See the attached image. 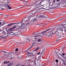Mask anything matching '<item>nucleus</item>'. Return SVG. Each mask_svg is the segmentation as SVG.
<instances>
[{
    "label": "nucleus",
    "instance_id": "1",
    "mask_svg": "<svg viewBox=\"0 0 66 66\" xmlns=\"http://www.w3.org/2000/svg\"><path fill=\"white\" fill-rule=\"evenodd\" d=\"M24 22H25L21 21V26H19L18 27H17L16 30H18L22 29H24V28H25V25L24 24Z\"/></svg>",
    "mask_w": 66,
    "mask_h": 66
},
{
    "label": "nucleus",
    "instance_id": "2",
    "mask_svg": "<svg viewBox=\"0 0 66 66\" xmlns=\"http://www.w3.org/2000/svg\"><path fill=\"white\" fill-rule=\"evenodd\" d=\"M55 33H56L57 34L56 37L57 38H59L61 37V33L60 31V30L58 29L57 31H56Z\"/></svg>",
    "mask_w": 66,
    "mask_h": 66
},
{
    "label": "nucleus",
    "instance_id": "3",
    "mask_svg": "<svg viewBox=\"0 0 66 66\" xmlns=\"http://www.w3.org/2000/svg\"><path fill=\"white\" fill-rule=\"evenodd\" d=\"M44 35L42 33V32L41 34L39 35H37V36H34V37H35V38H34V39H36L37 38V37H37V36H40V37H44Z\"/></svg>",
    "mask_w": 66,
    "mask_h": 66
},
{
    "label": "nucleus",
    "instance_id": "4",
    "mask_svg": "<svg viewBox=\"0 0 66 66\" xmlns=\"http://www.w3.org/2000/svg\"><path fill=\"white\" fill-rule=\"evenodd\" d=\"M50 29H51V28L48 29L46 30V31L42 32V33L43 35H47L46 33L47 32V31H49V30H50Z\"/></svg>",
    "mask_w": 66,
    "mask_h": 66
},
{
    "label": "nucleus",
    "instance_id": "5",
    "mask_svg": "<svg viewBox=\"0 0 66 66\" xmlns=\"http://www.w3.org/2000/svg\"><path fill=\"white\" fill-rule=\"evenodd\" d=\"M36 42H33L32 44V45L29 48H28V50H29V49H31V48H32V47H33V46H34L35 45H36Z\"/></svg>",
    "mask_w": 66,
    "mask_h": 66
},
{
    "label": "nucleus",
    "instance_id": "6",
    "mask_svg": "<svg viewBox=\"0 0 66 66\" xmlns=\"http://www.w3.org/2000/svg\"><path fill=\"white\" fill-rule=\"evenodd\" d=\"M29 18H24V20L22 21V22H25V21H29Z\"/></svg>",
    "mask_w": 66,
    "mask_h": 66
},
{
    "label": "nucleus",
    "instance_id": "7",
    "mask_svg": "<svg viewBox=\"0 0 66 66\" xmlns=\"http://www.w3.org/2000/svg\"><path fill=\"white\" fill-rule=\"evenodd\" d=\"M0 52H4V55L5 56H7V55H9V53L3 51Z\"/></svg>",
    "mask_w": 66,
    "mask_h": 66
},
{
    "label": "nucleus",
    "instance_id": "8",
    "mask_svg": "<svg viewBox=\"0 0 66 66\" xmlns=\"http://www.w3.org/2000/svg\"><path fill=\"white\" fill-rule=\"evenodd\" d=\"M60 27H61L62 28H63L64 29H65V28L66 27V24H62L60 25Z\"/></svg>",
    "mask_w": 66,
    "mask_h": 66
},
{
    "label": "nucleus",
    "instance_id": "9",
    "mask_svg": "<svg viewBox=\"0 0 66 66\" xmlns=\"http://www.w3.org/2000/svg\"><path fill=\"white\" fill-rule=\"evenodd\" d=\"M57 30L58 29H55V32L53 31H52L51 32V34H55V33L56 34V33L55 32L57 31Z\"/></svg>",
    "mask_w": 66,
    "mask_h": 66
},
{
    "label": "nucleus",
    "instance_id": "10",
    "mask_svg": "<svg viewBox=\"0 0 66 66\" xmlns=\"http://www.w3.org/2000/svg\"><path fill=\"white\" fill-rule=\"evenodd\" d=\"M45 52V50H43L42 51L40 52V54L44 55Z\"/></svg>",
    "mask_w": 66,
    "mask_h": 66
},
{
    "label": "nucleus",
    "instance_id": "11",
    "mask_svg": "<svg viewBox=\"0 0 66 66\" xmlns=\"http://www.w3.org/2000/svg\"><path fill=\"white\" fill-rule=\"evenodd\" d=\"M60 28H60V29H56L57 30H59L60 31H60H61L62 32H63V27H61Z\"/></svg>",
    "mask_w": 66,
    "mask_h": 66
},
{
    "label": "nucleus",
    "instance_id": "12",
    "mask_svg": "<svg viewBox=\"0 0 66 66\" xmlns=\"http://www.w3.org/2000/svg\"><path fill=\"white\" fill-rule=\"evenodd\" d=\"M16 23H11L8 24V25L7 26V27H10V26H12V25H13V24H16Z\"/></svg>",
    "mask_w": 66,
    "mask_h": 66
},
{
    "label": "nucleus",
    "instance_id": "13",
    "mask_svg": "<svg viewBox=\"0 0 66 66\" xmlns=\"http://www.w3.org/2000/svg\"><path fill=\"white\" fill-rule=\"evenodd\" d=\"M35 4H32V5H24L23 6L21 7H24V6H33V5H34Z\"/></svg>",
    "mask_w": 66,
    "mask_h": 66
},
{
    "label": "nucleus",
    "instance_id": "14",
    "mask_svg": "<svg viewBox=\"0 0 66 66\" xmlns=\"http://www.w3.org/2000/svg\"><path fill=\"white\" fill-rule=\"evenodd\" d=\"M43 1H41L38 4H36V6H38L39 5H40V4H42V2H43Z\"/></svg>",
    "mask_w": 66,
    "mask_h": 66
},
{
    "label": "nucleus",
    "instance_id": "15",
    "mask_svg": "<svg viewBox=\"0 0 66 66\" xmlns=\"http://www.w3.org/2000/svg\"><path fill=\"white\" fill-rule=\"evenodd\" d=\"M51 33H50V32H48L47 34H46L47 36H51Z\"/></svg>",
    "mask_w": 66,
    "mask_h": 66
},
{
    "label": "nucleus",
    "instance_id": "16",
    "mask_svg": "<svg viewBox=\"0 0 66 66\" xmlns=\"http://www.w3.org/2000/svg\"><path fill=\"white\" fill-rule=\"evenodd\" d=\"M9 55V56H10L9 57V58L10 59H12L13 57L12 55V53H11L10 55Z\"/></svg>",
    "mask_w": 66,
    "mask_h": 66
},
{
    "label": "nucleus",
    "instance_id": "17",
    "mask_svg": "<svg viewBox=\"0 0 66 66\" xmlns=\"http://www.w3.org/2000/svg\"><path fill=\"white\" fill-rule=\"evenodd\" d=\"M8 36V35L6 36H5L3 37V36H0V37H1V38H2L1 39H2V38H4V37H7Z\"/></svg>",
    "mask_w": 66,
    "mask_h": 66
},
{
    "label": "nucleus",
    "instance_id": "18",
    "mask_svg": "<svg viewBox=\"0 0 66 66\" xmlns=\"http://www.w3.org/2000/svg\"><path fill=\"white\" fill-rule=\"evenodd\" d=\"M43 9H44V8H41L38 9V11H39V12H40V11H43Z\"/></svg>",
    "mask_w": 66,
    "mask_h": 66
},
{
    "label": "nucleus",
    "instance_id": "19",
    "mask_svg": "<svg viewBox=\"0 0 66 66\" xmlns=\"http://www.w3.org/2000/svg\"><path fill=\"white\" fill-rule=\"evenodd\" d=\"M42 39H38V42H39V43H41V42H42Z\"/></svg>",
    "mask_w": 66,
    "mask_h": 66
},
{
    "label": "nucleus",
    "instance_id": "20",
    "mask_svg": "<svg viewBox=\"0 0 66 66\" xmlns=\"http://www.w3.org/2000/svg\"><path fill=\"white\" fill-rule=\"evenodd\" d=\"M7 7H8V9L9 10L12 9V7L9 6V5H7Z\"/></svg>",
    "mask_w": 66,
    "mask_h": 66
},
{
    "label": "nucleus",
    "instance_id": "21",
    "mask_svg": "<svg viewBox=\"0 0 66 66\" xmlns=\"http://www.w3.org/2000/svg\"><path fill=\"white\" fill-rule=\"evenodd\" d=\"M27 54L28 55L31 56V53L28 52L27 53Z\"/></svg>",
    "mask_w": 66,
    "mask_h": 66
},
{
    "label": "nucleus",
    "instance_id": "22",
    "mask_svg": "<svg viewBox=\"0 0 66 66\" xmlns=\"http://www.w3.org/2000/svg\"><path fill=\"white\" fill-rule=\"evenodd\" d=\"M11 28L8 29V31H9L8 32V34H10L11 33V32H10V31H9V30H11Z\"/></svg>",
    "mask_w": 66,
    "mask_h": 66
},
{
    "label": "nucleus",
    "instance_id": "23",
    "mask_svg": "<svg viewBox=\"0 0 66 66\" xmlns=\"http://www.w3.org/2000/svg\"><path fill=\"white\" fill-rule=\"evenodd\" d=\"M14 35L16 36V37H18V35L17 34H16V33H14Z\"/></svg>",
    "mask_w": 66,
    "mask_h": 66
},
{
    "label": "nucleus",
    "instance_id": "24",
    "mask_svg": "<svg viewBox=\"0 0 66 66\" xmlns=\"http://www.w3.org/2000/svg\"><path fill=\"white\" fill-rule=\"evenodd\" d=\"M23 2L24 4H26V3H27V2H28V1H23Z\"/></svg>",
    "mask_w": 66,
    "mask_h": 66
},
{
    "label": "nucleus",
    "instance_id": "25",
    "mask_svg": "<svg viewBox=\"0 0 66 66\" xmlns=\"http://www.w3.org/2000/svg\"><path fill=\"white\" fill-rule=\"evenodd\" d=\"M61 37H63L64 36V34L63 33H61Z\"/></svg>",
    "mask_w": 66,
    "mask_h": 66
},
{
    "label": "nucleus",
    "instance_id": "26",
    "mask_svg": "<svg viewBox=\"0 0 66 66\" xmlns=\"http://www.w3.org/2000/svg\"><path fill=\"white\" fill-rule=\"evenodd\" d=\"M18 33L19 35H20L21 34V31H18Z\"/></svg>",
    "mask_w": 66,
    "mask_h": 66
},
{
    "label": "nucleus",
    "instance_id": "27",
    "mask_svg": "<svg viewBox=\"0 0 66 66\" xmlns=\"http://www.w3.org/2000/svg\"><path fill=\"white\" fill-rule=\"evenodd\" d=\"M10 62V61L4 62V64H7V63H9Z\"/></svg>",
    "mask_w": 66,
    "mask_h": 66
},
{
    "label": "nucleus",
    "instance_id": "28",
    "mask_svg": "<svg viewBox=\"0 0 66 66\" xmlns=\"http://www.w3.org/2000/svg\"><path fill=\"white\" fill-rule=\"evenodd\" d=\"M40 49V48L39 47H38L35 50V51H37L38 49Z\"/></svg>",
    "mask_w": 66,
    "mask_h": 66
},
{
    "label": "nucleus",
    "instance_id": "29",
    "mask_svg": "<svg viewBox=\"0 0 66 66\" xmlns=\"http://www.w3.org/2000/svg\"><path fill=\"white\" fill-rule=\"evenodd\" d=\"M2 34H4V35H6V33H5V32H4V31H3L2 32Z\"/></svg>",
    "mask_w": 66,
    "mask_h": 66
},
{
    "label": "nucleus",
    "instance_id": "30",
    "mask_svg": "<svg viewBox=\"0 0 66 66\" xmlns=\"http://www.w3.org/2000/svg\"><path fill=\"white\" fill-rule=\"evenodd\" d=\"M63 47H62L61 48V49H62V51H63V50H64V49H65V48H66V47H64V48H63Z\"/></svg>",
    "mask_w": 66,
    "mask_h": 66
},
{
    "label": "nucleus",
    "instance_id": "31",
    "mask_svg": "<svg viewBox=\"0 0 66 66\" xmlns=\"http://www.w3.org/2000/svg\"><path fill=\"white\" fill-rule=\"evenodd\" d=\"M66 14V11L65 12H63V14H62L63 15H65Z\"/></svg>",
    "mask_w": 66,
    "mask_h": 66
},
{
    "label": "nucleus",
    "instance_id": "32",
    "mask_svg": "<svg viewBox=\"0 0 66 66\" xmlns=\"http://www.w3.org/2000/svg\"><path fill=\"white\" fill-rule=\"evenodd\" d=\"M43 17V16L41 15H40L39 16H38V18H41V17Z\"/></svg>",
    "mask_w": 66,
    "mask_h": 66
},
{
    "label": "nucleus",
    "instance_id": "33",
    "mask_svg": "<svg viewBox=\"0 0 66 66\" xmlns=\"http://www.w3.org/2000/svg\"><path fill=\"white\" fill-rule=\"evenodd\" d=\"M10 64L11 66H12V65H13V63L11 62V63H10Z\"/></svg>",
    "mask_w": 66,
    "mask_h": 66
},
{
    "label": "nucleus",
    "instance_id": "34",
    "mask_svg": "<svg viewBox=\"0 0 66 66\" xmlns=\"http://www.w3.org/2000/svg\"><path fill=\"white\" fill-rule=\"evenodd\" d=\"M7 66H11V64H10V63L9 64L7 65Z\"/></svg>",
    "mask_w": 66,
    "mask_h": 66
},
{
    "label": "nucleus",
    "instance_id": "35",
    "mask_svg": "<svg viewBox=\"0 0 66 66\" xmlns=\"http://www.w3.org/2000/svg\"><path fill=\"white\" fill-rule=\"evenodd\" d=\"M5 24V23L4 22H3V23L2 24V26H3V25H4Z\"/></svg>",
    "mask_w": 66,
    "mask_h": 66
},
{
    "label": "nucleus",
    "instance_id": "36",
    "mask_svg": "<svg viewBox=\"0 0 66 66\" xmlns=\"http://www.w3.org/2000/svg\"><path fill=\"white\" fill-rule=\"evenodd\" d=\"M37 54L38 55L39 54H40V52H39L37 53Z\"/></svg>",
    "mask_w": 66,
    "mask_h": 66
},
{
    "label": "nucleus",
    "instance_id": "37",
    "mask_svg": "<svg viewBox=\"0 0 66 66\" xmlns=\"http://www.w3.org/2000/svg\"><path fill=\"white\" fill-rule=\"evenodd\" d=\"M60 40V39H58L56 40V42L57 43V42H58Z\"/></svg>",
    "mask_w": 66,
    "mask_h": 66
},
{
    "label": "nucleus",
    "instance_id": "38",
    "mask_svg": "<svg viewBox=\"0 0 66 66\" xmlns=\"http://www.w3.org/2000/svg\"><path fill=\"white\" fill-rule=\"evenodd\" d=\"M52 3L51 2V3H50L49 5L50 6L52 5V4H51Z\"/></svg>",
    "mask_w": 66,
    "mask_h": 66
},
{
    "label": "nucleus",
    "instance_id": "39",
    "mask_svg": "<svg viewBox=\"0 0 66 66\" xmlns=\"http://www.w3.org/2000/svg\"><path fill=\"white\" fill-rule=\"evenodd\" d=\"M28 40H29V43H30V39H28Z\"/></svg>",
    "mask_w": 66,
    "mask_h": 66
},
{
    "label": "nucleus",
    "instance_id": "40",
    "mask_svg": "<svg viewBox=\"0 0 66 66\" xmlns=\"http://www.w3.org/2000/svg\"><path fill=\"white\" fill-rule=\"evenodd\" d=\"M18 48H16L15 49V51H18Z\"/></svg>",
    "mask_w": 66,
    "mask_h": 66
},
{
    "label": "nucleus",
    "instance_id": "41",
    "mask_svg": "<svg viewBox=\"0 0 66 66\" xmlns=\"http://www.w3.org/2000/svg\"><path fill=\"white\" fill-rule=\"evenodd\" d=\"M16 28V26H14L12 28H13L14 29V28Z\"/></svg>",
    "mask_w": 66,
    "mask_h": 66
},
{
    "label": "nucleus",
    "instance_id": "42",
    "mask_svg": "<svg viewBox=\"0 0 66 66\" xmlns=\"http://www.w3.org/2000/svg\"><path fill=\"white\" fill-rule=\"evenodd\" d=\"M62 57H63V59H64L66 57L65 56H62Z\"/></svg>",
    "mask_w": 66,
    "mask_h": 66
},
{
    "label": "nucleus",
    "instance_id": "43",
    "mask_svg": "<svg viewBox=\"0 0 66 66\" xmlns=\"http://www.w3.org/2000/svg\"><path fill=\"white\" fill-rule=\"evenodd\" d=\"M20 64H19L18 65H16V66H20Z\"/></svg>",
    "mask_w": 66,
    "mask_h": 66
},
{
    "label": "nucleus",
    "instance_id": "44",
    "mask_svg": "<svg viewBox=\"0 0 66 66\" xmlns=\"http://www.w3.org/2000/svg\"><path fill=\"white\" fill-rule=\"evenodd\" d=\"M5 16H7V17H8V16H11V15H5Z\"/></svg>",
    "mask_w": 66,
    "mask_h": 66
},
{
    "label": "nucleus",
    "instance_id": "45",
    "mask_svg": "<svg viewBox=\"0 0 66 66\" xmlns=\"http://www.w3.org/2000/svg\"><path fill=\"white\" fill-rule=\"evenodd\" d=\"M56 62L57 63V62H58V60H57V59L56 60Z\"/></svg>",
    "mask_w": 66,
    "mask_h": 66
},
{
    "label": "nucleus",
    "instance_id": "46",
    "mask_svg": "<svg viewBox=\"0 0 66 66\" xmlns=\"http://www.w3.org/2000/svg\"><path fill=\"white\" fill-rule=\"evenodd\" d=\"M5 57V56H3L2 57V58H4Z\"/></svg>",
    "mask_w": 66,
    "mask_h": 66
},
{
    "label": "nucleus",
    "instance_id": "47",
    "mask_svg": "<svg viewBox=\"0 0 66 66\" xmlns=\"http://www.w3.org/2000/svg\"><path fill=\"white\" fill-rule=\"evenodd\" d=\"M63 19V18L59 20V21H61V20H62V19Z\"/></svg>",
    "mask_w": 66,
    "mask_h": 66
},
{
    "label": "nucleus",
    "instance_id": "48",
    "mask_svg": "<svg viewBox=\"0 0 66 66\" xmlns=\"http://www.w3.org/2000/svg\"><path fill=\"white\" fill-rule=\"evenodd\" d=\"M64 23H66V20H65L64 21Z\"/></svg>",
    "mask_w": 66,
    "mask_h": 66
},
{
    "label": "nucleus",
    "instance_id": "49",
    "mask_svg": "<svg viewBox=\"0 0 66 66\" xmlns=\"http://www.w3.org/2000/svg\"><path fill=\"white\" fill-rule=\"evenodd\" d=\"M36 25H39V26H40V25H41V24L39 23V24H37Z\"/></svg>",
    "mask_w": 66,
    "mask_h": 66
},
{
    "label": "nucleus",
    "instance_id": "50",
    "mask_svg": "<svg viewBox=\"0 0 66 66\" xmlns=\"http://www.w3.org/2000/svg\"><path fill=\"white\" fill-rule=\"evenodd\" d=\"M2 6V4H1L0 3V6ZM0 8H1V7H0Z\"/></svg>",
    "mask_w": 66,
    "mask_h": 66
},
{
    "label": "nucleus",
    "instance_id": "51",
    "mask_svg": "<svg viewBox=\"0 0 66 66\" xmlns=\"http://www.w3.org/2000/svg\"><path fill=\"white\" fill-rule=\"evenodd\" d=\"M64 65H66V63L64 62Z\"/></svg>",
    "mask_w": 66,
    "mask_h": 66
},
{
    "label": "nucleus",
    "instance_id": "52",
    "mask_svg": "<svg viewBox=\"0 0 66 66\" xmlns=\"http://www.w3.org/2000/svg\"><path fill=\"white\" fill-rule=\"evenodd\" d=\"M60 55H61V56H62V57L63 56V55H62V54H60Z\"/></svg>",
    "mask_w": 66,
    "mask_h": 66
},
{
    "label": "nucleus",
    "instance_id": "53",
    "mask_svg": "<svg viewBox=\"0 0 66 66\" xmlns=\"http://www.w3.org/2000/svg\"><path fill=\"white\" fill-rule=\"evenodd\" d=\"M59 58L60 59V60H61V59H62V58H61V57H59Z\"/></svg>",
    "mask_w": 66,
    "mask_h": 66
},
{
    "label": "nucleus",
    "instance_id": "54",
    "mask_svg": "<svg viewBox=\"0 0 66 66\" xmlns=\"http://www.w3.org/2000/svg\"><path fill=\"white\" fill-rule=\"evenodd\" d=\"M62 55H65V54H64V53H62Z\"/></svg>",
    "mask_w": 66,
    "mask_h": 66
},
{
    "label": "nucleus",
    "instance_id": "55",
    "mask_svg": "<svg viewBox=\"0 0 66 66\" xmlns=\"http://www.w3.org/2000/svg\"><path fill=\"white\" fill-rule=\"evenodd\" d=\"M4 8H1V10H4Z\"/></svg>",
    "mask_w": 66,
    "mask_h": 66
},
{
    "label": "nucleus",
    "instance_id": "56",
    "mask_svg": "<svg viewBox=\"0 0 66 66\" xmlns=\"http://www.w3.org/2000/svg\"><path fill=\"white\" fill-rule=\"evenodd\" d=\"M34 21H36V19H35L34 20Z\"/></svg>",
    "mask_w": 66,
    "mask_h": 66
},
{
    "label": "nucleus",
    "instance_id": "57",
    "mask_svg": "<svg viewBox=\"0 0 66 66\" xmlns=\"http://www.w3.org/2000/svg\"><path fill=\"white\" fill-rule=\"evenodd\" d=\"M55 2V0H54V1H53L54 3Z\"/></svg>",
    "mask_w": 66,
    "mask_h": 66
},
{
    "label": "nucleus",
    "instance_id": "58",
    "mask_svg": "<svg viewBox=\"0 0 66 66\" xmlns=\"http://www.w3.org/2000/svg\"><path fill=\"white\" fill-rule=\"evenodd\" d=\"M39 33H40V32L39 33H38V34H39Z\"/></svg>",
    "mask_w": 66,
    "mask_h": 66
},
{
    "label": "nucleus",
    "instance_id": "59",
    "mask_svg": "<svg viewBox=\"0 0 66 66\" xmlns=\"http://www.w3.org/2000/svg\"><path fill=\"white\" fill-rule=\"evenodd\" d=\"M2 23H1V22H0V25L1 24H2Z\"/></svg>",
    "mask_w": 66,
    "mask_h": 66
},
{
    "label": "nucleus",
    "instance_id": "60",
    "mask_svg": "<svg viewBox=\"0 0 66 66\" xmlns=\"http://www.w3.org/2000/svg\"><path fill=\"white\" fill-rule=\"evenodd\" d=\"M23 44V43H20V44Z\"/></svg>",
    "mask_w": 66,
    "mask_h": 66
},
{
    "label": "nucleus",
    "instance_id": "61",
    "mask_svg": "<svg viewBox=\"0 0 66 66\" xmlns=\"http://www.w3.org/2000/svg\"><path fill=\"white\" fill-rule=\"evenodd\" d=\"M57 1H60V0H57Z\"/></svg>",
    "mask_w": 66,
    "mask_h": 66
},
{
    "label": "nucleus",
    "instance_id": "62",
    "mask_svg": "<svg viewBox=\"0 0 66 66\" xmlns=\"http://www.w3.org/2000/svg\"><path fill=\"white\" fill-rule=\"evenodd\" d=\"M37 16H38V15H36V17H37Z\"/></svg>",
    "mask_w": 66,
    "mask_h": 66
},
{
    "label": "nucleus",
    "instance_id": "63",
    "mask_svg": "<svg viewBox=\"0 0 66 66\" xmlns=\"http://www.w3.org/2000/svg\"><path fill=\"white\" fill-rule=\"evenodd\" d=\"M21 66H25L24 65H22Z\"/></svg>",
    "mask_w": 66,
    "mask_h": 66
},
{
    "label": "nucleus",
    "instance_id": "64",
    "mask_svg": "<svg viewBox=\"0 0 66 66\" xmlns=\"http://www.w3.org/2000/svg\"><path fill=\"white\" fill-rule=\"evenodd\" d=\"M42 26H43V27H45V26H44L42 25Z\"/></svg>",
    "mask_w": 66,
    "mask_h": 66
}]
</instances>
